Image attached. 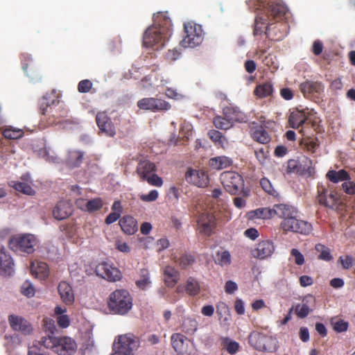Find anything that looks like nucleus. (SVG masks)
Returning <instances> with one entry per match:
<instances>
[{"label": "nucleus", "instance_id": "obj_1", "mask_svg": "<svg viewBox=\"0 0 355 355\" xmlns=\"http://www.w3.org/2000/svg\"><path fill=\"white\" fill-rule=\"evenodd\" d=\"M247 4L256 12L254 34L264 33L270 40H279L284 35L275 37L272 21H279L286 14L287 7L281 0H248Z\"/></svg>", "mask_w": 355, "mask_h": 355}, {"label": "nucleus", "instance_id": "obj_2", "mask_svg": "<svg viewBox=\"0 0 355 355\" xmlns=\"http://www.w3.org/2000/svg\"><path fill=\"white\" fill-rule=\"evenodd\" d=\"M172 34L171 19L162 12L154 15V24L145 31L143 43L146 48L162 49Z\"/></svg>", "mask_w": 355, "mask_h": 355}, {"label": "nucleus", "instance_id": "obj_3", "mask_svg": "<svg viewBox=\"0 0 355 355\" xmlns=\"http://www.w3.org/2000/svg\"><path fill=\"white\" fill-rule=\"evenodd\" d=\"M38 345L40 347H39L35 345L31 347L28 355H43L42 347L51 349L59 355H72L77 348L75 340L67 336L58 338L53 336H48L44 337L42 341L38 343Z\"/></svg>", "mask_w": 355, "mask_h": 355}, {"label": "nucleus", "instance_id": "obj_4", "mask_svg": "<svg viewBox=\"0 0 355 355\" xmlns=\"http://www.w3.org/2000/svg\"><path fill=\"white\" fill-rule=\"evenodd\" d=\"M139 346L138 336L131 333L120 335L114 339L110 355H135Z\"/></svg>", "mask_w": 355, "mask_h": 355}, {"label": "nucleus", "instance_id": "obj_5", "mask_svg": "<svg viewBox=\"0 0 355 355\" xmlns=\"http://www.w3.org/2000/svg\"><path fill=\"white\" fill-rule=\"evenodd\" d=\"M108 305L114 313L124 315L132 306V297L128 291L116 290L111 293Z\"/></svg>", "mask_w": 355, "mask_h": 355}, {"label": "nucleus", "instance_id": "obj_6", "mask_svg": "<svg viewBox=\"0 0 355 355\" xmlns=\"http://www.w3.org/2000/svg\"><path fill=\"white\" fill-rule=\"evenodd\" d=\"M184 29L185 35L180 42L182 47L194 48L202 42L204 32L201 25L188 21L184 24Z\"/></svg>", "mask_w": 355, "mask_h": 355}, {"label": "nucleus", "instance_id": "obj_7", "mask_svg": "<svg viewBox=\"0 0 355 355\" xmlns=\"http://www.w3.org/2000/svg\"><path fill=\"white\" fill-rule=\"evenodd\" d=\"M220 180L225 191L232 195H236L243 189V179L240 174L235 171L222 173Z\"/></svg>", "mask_w": 355, "mask_h": 355}, {"label": "nucleus", "instance_id": "obj_8", "mask_svg": "<svg viewBox=\"0 0 355 355\" xmlns=\"http://www.w3.org/2000/svg\"><path fill=\"white\" fill-rule=\"evenodd\" d=\"M36 243L35 236L33 234H27L12 237L9 241V246L13 251L31 254L34 252Z\"/></svg>", "mask_w": 355, "mask_h": 355}, {"label": "nucleus", "instance_id": "obj_9", "mask_svg": "<svg viewBox=\"0 0 355 355\" xmlns=\"http://www.w3.org/2000/svg\"><path fill=\"white\" fill-rule=\"evenodd\" d=\"M248 340L250 345L257 349L268 352H274L277 349V340L272 336L253 331L249 335Z\"/></svg>", "mask_w": 355, "mask_h": 355}, {"label": "nucleus", "instance_id": "obj_10", "mask_svg": "<svg viewBox=\"0 0 355 355\" xmlns=\"http://www.w3.org/2000/svg\"><path fill=\"white\" fill-rule=\"evenodd\" d=\"M137 105L141 110H149L153 112L168 110L171 107L168 102L153 97L141 98L137 101Z\"/></svg>", "mask_w": 355, "mask_h": 355}, {"label": "nucleus", "instance_id": "obj_11", "mask_svg": "<svg viewBox=\"0 0 355 355\" xmlns=\"http://www.w3.org/2000/svg\"><path fill=\"white\" fill-rule=\"evenodd\" d=\"M98 276L110 282H116L121 279V273L119 270L107 262H101L96 267Z\"/></svg>", "mask_w": 355, "mask_h": 355}, {"label": "nucleus", "instance_id": "obj_12", "mask_svg": "<svg viewBox=\"0 0 355 355\" xmlns=\"http://www.w3.org/2000/svg\"><path fill=\"white\" fill-rule=\"evenodd\" d=\"M275 250L272 241L264 240L258 243L252 250L253 257L263 260L270 258Z\"/></svg>", "mask_w": 355, "mask_h": 355}, {"label": "nucleus", "instance_id": "obj_13", "mask_svg": "<svg viewBox=\"0 0 355 355\" xmlns=\"http://www.w3.org/2000/svg\"><path fill=\"white\" fill-rule=\"evenodd\" d=\"M198 229L200 234L210 236L216 227V218L211 213L202 214L198 220Z\"/></svg>", "mask_w": 355, "mask_h": 355}, {"label": "nucleus", "instance_id": "obj_14", "mask_svg": "<svg viewBox=\"0 0 355 355\" xmlns=\"http://www.w3.org/2000/svg\"><path fill=\"white\" fill-rule=\"evenodd\" d=\"M8 322L10 327L15 331H19L24 336L33 333V329L31 324L25 318L15 315H10L8 317Z\"/></svg>", "mask_w": 355, "mask_h": 355}, {"label": "nucleus", "instance_id": "obj_15", "mask_svg": "<svg viewBox=\"0 0 355 355\" xmlns=\"http://www.w3.org/2000/svg\"><path fill=\"white\" fill-rule=\"evenodd\" d=\"M96 121L100 131L105 136L113 137L116 135L115 128L105 112H98Z\"/></svg>", "mask_w": 355, "mask_h": 355}, {"label": "nucleus", "instance_id": "obj_16", "mask_svg": "<svg viewBox=\"0 0 355 355\" xmlns=\"http://www.w3.org/2000/svg\"><path fill=\"white\" fill-rule=\"evenodd\" d=\"M186 180L198 187H205L209 183L207 174L200 170L189 169L185 174Z\"/></svg>", "mask_w": 355, "mask_h": 355}, {"label": "nucleus", "instance_id": "obj_17", "mask_svg": "<svg viewBox=\"0 0 355 355\" xmlns=\"http://www.w3.org/2000/svg\"><path fill=\"white\" fill-rule=\"evenodd\" d=\"M318 201L324 206L334 208L336 205L338 198L336 193L329 191L323 187H318Z\"/></svg>", "mask_w": 355, "mask_h": 355}, {"label": "nucleus", "instance_id": "obj_18", "mask_svg": "<svg viewBox=\"0 0 355 355\" xmlns=\"http://www.w3.org/2000/svg\"><path fill=\"white\" fill-rule=\"evenodd\" d=\"M299 88L305 97H309L320 94L324 91V87L321 82L306 80L302 83Z\"/></svg>", "mask_w": 355, "mask_h": 355}, {"label": "nucleus", "instance_id": "obj_19", "mask_svg": "<svg viewBox=\"0 0 355 355\" xmlns=\"http://www.w3.org/2000/svg\"><path fill=\"white\" fill-rule=\"evenodd\" d=\"M272 212L275 216L286 220L294 216H297V209L288 204H276L272 208Z\"/></svg>", "mask_w": 355, "mask_h": 355}, {"label": "nucleus", "instance_id": "obj_20", "mask_svg": "<svg viewBox=\"0 0 355 355\" xmlns=\"http://www.w3.org/2000/svg\"><path fill=\"white\" fill-rule=\"evenodd\" d=\"M14 263L10 254L6 253V249L0 248V275L9 276L13 272Z\"/></svg>", "mask_w": 355, "mask_h": 355}, {"label": "nucleus", "instance_id": "obj_21", "mask_svg": "<svg viewBox=\"0 0 355 355\" xmlns=\"http://www.w3.org/2000/svg\"><path fill=\"white\" fill-rule=\"evenodd\" d=\"M49 106L47 105L46 108H42V114L45 115L46 113L51 112V115L49 118V124H53V123H59L62 122V121H56L57 119L59 118H64L67 116V110L62 107V105H57L53 108L50 107V112L48 110V107Z\"/></svg>", "mask_w": 355, "mask_h": 355}, {"label": "nucleus", "instance_id": "obj_22", "mask_svg": "<svg viewBox=\"0 0 355 355\" xmlns=\"http://www.w3.org/2000/svg\"><path fill=\"white\" fill-rule=\"evenodd\" d=\"M72 214L71 205L68 201H60L53 210V217L58 220H64Z\"/></svg>", "mask_w": 355, "mask_h": 355}, {"label": "nucleus", "instance_id": "obj_23", "mask_svg": "<svg viewBox=\"0 0 355 355\" xmlns=\"http://www.w3.org/2000/svg\"><path fill=\"white\" fill-rule=\"evenodd\" d=\"M58 290L63 303L66 305H71L73 303L75 296L70 284L66 282H61L58 286Z\"/></svg>", "mask_w": 355, "mask_h": 355}, {"label": "nucleus", "instance_id": "obj_24", "mask_svg": "<svg viewBox=\"0 0 355 355\" xmlns=\"http://www.w3.org/2000/svg\"><path fill=\"white\" fill-rule=\"evenodd\" d=\"M31 272L33 276L41 280L45 279L49 275V269L47 264L39 261L31 263Z\"/></svg>", "mask_w": 355, "mask_h": 355}, {"label": "nucleus", "instance_id": "obj_25", "mask_svg": "<svg viewBox=\"0 0 355 355\" xmlns=\"http://www.w3.org/2000/svg\"><path fill=\"white\" fill-rule=\"evenodd\" d=\"M156 171V166L154 163L148 159H141L137 168V173L140 178L144 180L151 173Z\"/></svg>", "mask_w": 355, "mask_h": 355}, {"label": "nucleus", "instance_id": "obj_26", "mask_svg": "<svg viewBox=\"0 0 355 355\" xmlns=\"http://www.w3.org/2000/svg\"><path fill=\"white\" fill-rule=\"evenodd\" d=\"M121 230L127 234L132 235L137 231V222L130 216H124L119 220Z\"/></svg>", "mask_w": 355, "mask_h": 355}, {"label": "nucleus", "instance_id": "obj_27", "mask_svg": "<svg viewBox=\"0 0 355 355\" xmlns=\"http://www.w3.org/2000/svg\"><path fill=\"white\" fill-rule=\"evenodd\" d=\"M232 164L231 158L227 156H216L209 160V166L214 170H221Z\"/></svg>", "mask_w": 355, "mask_h": 355}, {"label": "nucleus", "instance_id": "obj_28", "mask_svg": "<svg viewBox=\"0 0 355 355\" xmlns=\"http://www.w3.org/2000/svg\"><path fill=\"white\" fill-rule=\"evenodd\" d=\"M306 121V116L305 114L299 110L292 111L288 118L289 125L293 128H299Z\"/></svg>", "mask_w": 355, "mask_h": 355}, {"label": "nucleus", "instance_id": "obj_29", "mask_svg": "<svg viewBox=\"0 0 355 355\" xmlns=\"http://www.w3.org/2000/svg\"><path fill=\"white\" fill-rule=\"evenodd\" d=\"M54 312L58 325L62 328L68 327L70 324V320L66 314L67 309L57 306L55 307Z\"/></svg>", "mask_w": 355, "mask_h": 355}, {"label": "nucleus", "instance_id": "obj_30", "mask_svg": "<svg viewBox=\"0 0 355 355\" xmlns=\"http://www.w3.org/2000/svg\"><path fill=\"white\" fill-rule=\"evenodd\" d=\"M165 282L168 286H173L179 280V272L171 266H166L164 271Z\"/></svg>", "mask_w": 355, "mask_h": 355}, {"label": "nucleus", "instance_id": "obj_31", "mask_svg": "<svg viewBox=\"0 0 355 355\" xmlns=\"http://www.w3.org/2000/svg\"><path fill=\"white\" fill-rule=\"evenodd\" d=\"M327 178L334 183H338L339 182H345L350 179L349 174L344 169L339 170L338 171L334 170H330L327 173Z\"/></svg>", "mask_w": 355, "mask_h": 355}, {"label": "nucleus", "instance_id": "obj_32", "mask_svg": "<svg viewBox=\"0 0 355 355\" xmlns=\"http://www.w3.org/2000/svg\"><path fill=\"white\" fill-rule=\"evenodd\" d=\"M214 261L221 267H226L231 264L232 257L229 251H218L216 253Z\"/></svg>", "mask_w": 355, "mask_h": 355}, {"label": "nucleus", "instance_id": "obj_33", "mask_svg": "<svg viewBox=\"0 0 355 355\" xmlns=\"http://www.w3.org/2000/svg\"><path fill=\"white\" fill-rule=\"evenodd\" d=\"M198 322L196 318L187 317L182 322L183 331L189 335H193L198 329Z\"/></svg>", "mask_w": 355, "mask_h": 355}, {"label": "nucleus", "instance_id": "obj_34", "mask_svg": "<svg viewBox=\"0 0 355 355\" xmlns=\"http://www.w3.org/2000/svg\"><path fill=\"white\" fill-rule=\"evenodd\" d=\"M152 77L150 76L145 77L142 80V87L145 89H148L149 86L160 87L164 86L169 83L168 79L164 78L162 76H159L156 78V81L152 83Z\"/></svg>", "mask_w": 355, "mask_h": 355}, {"label": "nucleus", "instance_id": "obj_35", "mask_svg": "<svg viewBox=\"0 0 355 355\" xmlns=\"http://www.w3.org/2000/svg\"><path fill=\"white\" fill-rule=\"evenodd\" d=\"M38 155L49 162L58 163L60 161L59 157L50 148L44 147L41 148L38 150Z\"/></svg>", "mask_w": 355, "mask_h": 355}, {"label": "nucleus", "instance_id": "obj_36", "mask_svg": "<svg viewBox=\"0 0 355 355\" xmlns=\"http://www.w3.org/2000/svg\"><path fill=\"white\" fill-rule=\"evenodd\" d=\"M234 122V119L223 116H216L214 119V124L216 128L227 130L230 128Z\"/></svg>", "mask_w": 355, "mask_h": 355}, {"label": "nucleus", "instance_id": "obj_37", "mask_svg": "<svg viewBox=\"0 0 355 355\" xmlns=\"http://www.w3.org/2000/svg\"><path fill=\"white\" fill-rule=\"evenodd\" d=\"M84 153L80 150H70L69 152V164L73 167H77L83 162Z\"/></svg>", "mask_w": 355, "mask_h": 355}, {"label": "nucleus", "instance_id": "obj_38", "mask_svg": "<svg viewBox=\"0 0 355 355\" xmlns=\"http://www.w3.org/2000/svg\"><path fill=\"white\" fill-rule=\"evenodd\" d=\"M272 92V85L270 83H265L257 86L254 94L259 98H263L270 96Z\"/></svg>", "mask_w": 355, "mask_h": 355}, {"label": "nucleus", "instance_id": "obj_39", "mask_svg": "<svg viewBox=\"0 0 355 355\" xmlns=\"http://www.w3.org/2000/svg\"><path fill=\"white\" fill-rule=\"evenodd\" d=\"M252 137L254 140L262 144H266L270 141V137L267 131L262 127L255 129L253 131Z\"/></svg>", "mask_w": 355, "mask_h": 355}, {"label": "nucleus", "instance_id": "obj_40", "mask_svg": "<svg viewBox=\"0 0 355 355\" xmlns=\"http://www.w3.org/2000/svg\"><path fill=\"white\" fill-rule=\"evenodd\" d=\"M294 229H295L294 232L295 233L308 235L311 232L313 227L310 223L297 218V223Z\"/></svg>", "mask_w": 355, "mask_h": 355}, {"label": "nucleus", "instance_id": "obj_41", "mask_svg": "<svg viewBox=\"0 0 355 355\" xmlns=\"http://www.w3.org/2000/svg\"><path fill=\"white\" fill-rule=\"evenodd\" d=\"M315 250L319 253L318 259L329 261L332 259V256L330 253V250L328 247L322 245L321 243H318L315 245Z\"/></svg>", "mask_w": 355, "mask_h": 355}, {"label": "nucleus", "instance_id": "obj_42", "mask_svg": "<svg viewBox=\"0 0 355 355\" xmlns=\"http://www.w3.org/2000/svg\"><path fill=\"white\" fill-rule=\"evenodd\" d=\"M137 286L141 288L145 289L150 284L149 272L146 269H141L139 272V279L136 282Z\"/></svg>", "mask_w": 355, "mask_h": 355}, {"label": "nucleus", "instance_id": "obj_43", "mask_svg": "<svg viewBox=\"0 0 355 355\" xmlns=\"http://www.w3.org/2000/svg\"><path fill=\"white\" fill-rule=\"evenodd\" d=\"M223 114L225 117L230 119H234V121H242L244 120V116L236 108L225 107L223 110Z\"/></svg>", "mask_w": 355, "mask_h": 355}, {"label": "nucleus", "instance_id": "obj_44", "mask_svg": "<svg viewBox=\"0 0 355 355\" xmlns=\"http://www.w3.org/2000/svg\"><path fill=\"white\" fill-rule=\"evenodd\" d=\"M186 291L190 295H196L200 292V285L197 280L189 277L187 281Z\"/></svg>", "mask_w": 355, "mask_h": 355}, {"label": "nucleus", "instance_id": "obj_45", "mask_svg": "<svg viewBox=\"0 0 355 355\" xmlns=\"http://www.w3.org/2000/svg\"><path fill=\"white\" fill-rule=\"evenodd\" d=\"M3 136L9 139H18L23 137L24 132L21 129L10 127L3 131Z\"/></svg>", "mask_w": 355, "mask_h": 355}, {"label": "nucleus", "instance_id": "obj_46", "mask_svg": "<svg viewBox=\"0 0 355 355\" xmlns=\"http://www.w3.org/2000/svg\"><path fill=\"white\" fill-rule=\"evenodd\" d=\"M208 135L213 141L222 147H223L225 144L227 142L225 137H223L222 133L218 130H209Z\"/></svg>", "mask_w": 355, "mask_h": 355}, {"label": "nucleus", "instance_id": "obj_47", "mask_svg": "<svg viewBox=\"0 0 355 355\" xmlns=\"http://www.w3.org/2000/svg\"><path fill=\"white\" fill-rule=\"evenodd\" d=\"M297 216H292L290 218L283 220L281 223L282 228L286 232H295L294 227L296 226L297 223Z\"/></svg>", "mask_w": 355, "mask_h": 355}, {"label": "nucleus", "instance_id": "obj_48", "mask_svg": "<svg viewBox=\"0 0 355 355\" xmlns=\"http://www.w3.org/2000/svg\"><path fill=\"white\" fill-rule=\"evenodd\" d=\"M251 217H257L258 218H267L274 216L272 212V208L257 209L251 213Z\"/></svg>", "mask_w": 355, "mask_h": 355}, {"label": "nucleus", "instance_id": "obj_49", "mask_svg": "<svg viewBox=\"0 0 355 355\" xmlns=\"http://www.w3.org/2000/svg\"><path fill=\"white\" fill-rule=\"evenodd\" d=\"M14 188L24 194L33 195L35 191L33 188L26 182H18L14 184Z\"/></svg>", "mask_w": 355, "mask_h": 355}, {"label": "nucleus", "instance_id": "obj_50", "mask_svg": "<svg viewBox=\"0 0 355 355\" xmlns=\"http://www.w3.org/2000/svg\"><path fill=\"white\" fill-rule=\"evenodd\" d=\"M103 207L102 200L100 198H95L85 202V211L92 212L100 209Z\"/></svg>", "mask_w": 355, "mask_h": 355}, {"label": "nucleus", "instance_id": "obj_51", "mask_svg": "<svg viewBox=\"0 0 355 355\" xmlns=\"http://www.w3.org/2000/svg\"><path fill=\"white\" fill-rule=\"evenodd\" d=\"M260 184L263 189L268 194L275 197L279 196L278 192L272 187L270 182L267 178H262L260 180Z\"/></svg>", "mask_w": 355, "mask_h": 355}, {"label": "nucleus", "instance_id": "obj_52", "mask_svg": "<svg viewBox=\"0 0 355 355\" xmlns=\"http://www.w3.org/2000/svg\"><path fill=\"white\" fill-rule=\"evenodd\" d=\"M21 291L23 295L28 297H33L35 293L33 284L28 280L24 282L21 285Z\"/></svg>", "mask_w": 355, "mask_h": 355}, {"label": "nucleus", "instance_id": "obj_53", "mask_svg": "<svg viewBox=\"0 0 355 355\" xmlns=\"http://www.w3.org/2000/svg\"><path fill=\"white\" fill-rule=\"evenodd\" d=\"M171 345L176 352H180L183 346V336L180 334H173L171 336Z\"/></svg>", "mask_w": 355, "mask_h": 355}, {"label": "nucleus", "instance_id": "obj_54", "mask_svg": "<svg viewBox=\"0 0 355 355\" xmlns=\"http://www.w3.org/2000/svg\"><path fill=\"white\" fill-rule=\"evenodd\" d=\"M339 261L344 269H349L355 264V257L349 254L340 256Z\"/></svg>", "mask_w": 355, "mask_h": 355}, {"label": "nucleus", "instance_id": "obj_55", "mask_svg": "<svg viewBox=\"0 0 355 355\" xmlns=\"http://www.w3.org/2000/svg\"><path fill=\"white\" fill-rule=\"evenodd\" d=\"M311 309L306 304H298L295 307V312L300 318H306L310 313Z\"/></svg>", "mask_w": 355, "mask_h": 355}, {"label": "nucleus", "instance_id": "obj_56", "mask_svg": "<svg viewBox=\"0 0 355 355\" xmlns=\"http://www.w3.org/2000/svg\"><path fill=\"white\" fill-rule=\"evenodd\" d=\"M182 268H187L188 266L193 264L195 261L194 257L191 254H184L175 260Z\"/></svg>", "mask_w": 355, "mask_h": 355}, {"label": "nucleus", "instance_id": "obj_57", "mask_svg": "<svg viewBox=\"0 0 355 355\" xmlns=\"http://www.w3.org/2000/svg\"><path fill=\"white\" fill-rule=\"evenodd\" d=\"M28 60H32V58L31 57L30 55L28 54H23V58H22V69L24 71V73H27V76H30L31 78V80L33 81V82H37V80H39L40 79V78H38L37 76V77H34L33 76V73H35V71H33L31 75H29L27 72V68L28 67V63H27L26 62Z\"/></svg>", "mask_w": 355, "mask_h": 355}, {"label": "nucleus", "instance_id": "obj_58", "mask_svg": "<svg viewBox=\"0 0 355 355\" xmlns=\"http://www.w3.org/2000/svg\"><path fill=\"white\" fill-rule=\"evenodd\" d=\"M343 191L348 195H355V182L349 179L345 180L341 185Z\"/></svg>", "mask_w": 355, "mask_h": 355}, {"label": "nucleus", "instance_id": "obj_59", "mask_svg": "<svg viewBox=\"0 0 355 355\" xmlns=\"http://www.w3.org/2000/svg\"><path fill=\"white\" fill-rule=\"evenodd\" d=\"M256 157L261 164H264L268 156V151L266 148H260L254 151Z\"/></svg>", "mask_w": 355, "mask_h": 355}, {"label": "nucleus", "instance_id": "obj_60", "mask_svg": "<svg viewBox=\"0 0 355 355\" xmlns=\"http://www.w3.org/2000/svg\"><path fill=\"white\" fill-rule=\"evenodd\" d=\"M331 324L334 329L337 332L345 331L348 327V323L343 320H332Z\"/></svg>", "mask_w": 355, "mask_h": 355}, {"label": "nucleus", "instance_id": "obj_61", "mask_svg": "<svg viewBox=\"0 0 355 355\" xmlns=\"http://www.w3.org/2000/svg\"><path fill=\"white\" fill-rule=\"evenodd\" d=\"M148 183L150 185L155 187H162L163 184L162 179L159 177L157 175L155 174V173H151L149 176H148L146 180Z\"/></svg>", "mask_w": 355, "mask_h": 355}, {"label": "nucleus", "instance_id": "obj_62", "mask_svg": "<svg viewBox=\"0 0 355 355\" xmlns=\"http://www.w3.org/2000/svg\"><path fill=\"white\" fill-rule=\"evenodd\" d=\"M291 254L295 258V263L297 265L302 266L304 263V255L297 249H292Z\"/></svg>", "mask_w": 355, "mask_h": 355}, {"label": "nucleus", "instance_id": "obj_63", "mask_svg": "<svg viewBox=\"0 0 355 355\" xmlns=\"http://www.w3.org/2000/svg\"><path fill=\"white\" fill-rule=\"evenodd\" d=\"M158 191L154 189L151 190L148 194H142L140 198L144 202H153L158 198Z\"/></svg>", "mask_w": 355, "mask_h": 355}, {"label": "nucleus", "instance_id": "obj_64", "mask_svg": "<svg viewBox=\"0 0 355 355\" xmlns=\"http://www.w3.org/2000/svg\"><path fill=\"white\" fill-rule=\"evenodd\" d=\"M92 87V83L89 80H83L78 83V89L81 93L88 92Z\"/></svg>", "mask_w": 355, "mask_h": 355}]
</instances>
